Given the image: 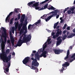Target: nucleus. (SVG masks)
<instances>
[{"mask_svg":"<svg viewBox=\"0 0 75 75\" xmlns=\"http://www.w3.org/2000/svg\"><path fill=\"white\" fill-rule=\"evenodd\" d=\"M47 2L48 3H49L50 2V1H52V0H46L44 1L41 2L40 3V5H41V4H44V3H45L46 2Z\"/></svg>","mask_w":75,"mask_h":75,"instance_id":"obj_13","label":"nucleus"},{"mask_svg":"<svg viewBox=\"0 0 75 75\" xmlns=\"http://www.w3.org/2000/svg\"><path fill=\"white\" fill-rule=\"evenodd\" d=\"M24 30H25L24 32H23L24 33L22 35V37H23V35L24 36V35H26V34L27 33V28H25V29Z\"/></svg>","mask_w":75,"mask_h":75,"instance_id":"obj_21","label":"nucleus"},{"mask_svg":"<svg viewBox=\"0 0 75 75\" xmlns=\"http://www.w3.org/2000/svg\"><path fill=\"white\" fill-rule=\"evenodd\" d=\"M59 33H58L57 32L56 33V35H55L56 37H57H57H59Z\"/></svg>","mask_w":75,"mask_h":75,"instance_id":"obj_38","label":"nucleus"},{"mask_svg":"<svg viewBox=\"0 0 75 75\" xmlns=\"http://www.w3.org/2000/svg\"><path fill=\"white\" fill-rule=\"evenodd\" d=\"M66 33V30H64L63 32V34H65Z\"/></svg>","mask_w":75,"mask_h":75,"instance_id":"obj_60","label":"nucleus"},{"mask_svg":"<svg viewBox=\"0 0 75 75\" xmlns=\"http://www.w3.org/2000/svg\"><path fill=\"white\" fill-rule=\"evenodd\" d=\"M63 52V50H61V49H54V52L55 54L58 55L60 54V53H62Z\"/></svg>","mask_w":75,"mask_h":75,"instance_id":"obj_10","label":"nucleus"},{"mask_svg":"<svg viewBox=\"0 0 75 75\" xmlns=\"http://www.w3.org/2000/svg\"><path fill=\"white\" fill-rule=\"evenodd\" d=\"M62 40H57V43H56V45L57 46H58V45H59L61 44V42H62Z\"/></svg>","mask_w":75,"mask_h":75,"instance_id":"obj_15","label":"nucleus"},{"mask_svg":"<svg viewBox=\"0 0 75 75\" xmlns=\"http://www.w3.org/2000/svg\"><path fill=\"white\" fill-rule=\"evenodd\" d=\"M70 10L71 11H73L74 10V8H71Z\"/></svg>","mask_w":75,"mask_h":75,"instance_id":"obj_55","label":"nucleus"},{"mask_svg":"<svg viewBox=\"0 0 75 75\" xmlns=\"http://www.w3.org/2000/svg\"><path fill=\"white\" fill-rule=\"evenodd\" d=\"M20 10V9H18L17 8V9L16 8L15 9V12H16V13H17L18 12V10Z\"/></svg>","mask_w":75,"mask_h":75,"instance_id":"obj_42","label":"nucleus"},{"mask_svg":"<svg viewBox=\"0 0 75 75\" xmlns=\"http://www.w3.org/2000/svg\"><path fill=\"white\" fill-rule=\"evenodd\" d=\"M54 34H55V33L54 32H52L51 33V35L52 36L54 35Z\"/></svg>","mask_w":75,"mask_h":75,"instance_id":"obj_57","label":"nucleus"},{"mask_svg":"<svg viewBox=\"0 0 75 75\" xmlns=\"http://www.w3.org/2000/svg\"><path fill=\"white\" fill-rule=\"evenodd\" d=\"M48 4H47L46 5L44 6V8H43L44 9H46L47 8L48 10H55L56 8L53 7V6H49L48 7Z\"/></svg>","mask_w":75,"mask_h":75,"instance_id":"obj_9","label":"nucleus"},{"mask_svg":"<svg viewBox=\"0 0 75 75\" xmlns=\"http://www.w3.org/2000/svg\"><path fill=\"white\" fill-rule=\"evenodd\" d=\"M31 60L33 61L32 62V65H33V66H35V67H38V65H39V63L37 62V60L36 59H34V57H32L31 58Z\"/></svg>","mask_w":75,"mask_h":75,"instance_id":"obj_8","label":"nucleus"},{"mask_svg":"<svg viewBox=\"0 0 75 75\" xmlns=\"http://www.w3.org/2000/svg\"><path fill=\"white\" fill-rule=\"evenodd\" d=\"M41 23V19H39L38 20L37 22H36L34 24L35 25H37L38 24H40Z\"/></svg>","mask_w":75,"mask_h":75,"instance_id":"obj_26","label":"nucleus"},{"mask_svg":"<svg viewBox=\"0 0 75 75\" xmlns=\"http://www.w3.org/2000/svg\"><path fill=\"white\" fill-rule=\"evenodd\" d=\"M67 30H70V27L69 26L67 28Z\"/></svg>","mask_w":75,"mask_h":75,"instance_id":"obj_53","label":"nucleus"},{"mask_svg":"<svg viewBox=\"0 0 75 75\" xmlns=\"http://www.w3.org/2000/svg\"><path fill=\"white\" fill-rule=\"evenodd\" d=\"M24 19H21V23L20 24H19V25H23V23H24Z\"/></svg>","mask_w":75,"mask_h":75,"instance_id":"obj_23","label":"nucleus"},{"mask_svg":"<svg viewBox=\"0 0 75 75\" xmlns=\"http://www.w3.org/2000/svg\"><path fill=\"white\" fill-rule=\"evenodd\" d=\"M65 62V63L63 64H62V66L63 67H65V66H67V67H68V66L69 65V63L68 62Z\"/></svg>","mask_w":75,"mask_h":75,"instance_id":"obj_16","label":"nucleus"},{"mask_svg":"<svg viewBox=\"0 0 75 75\" xmlns=\"http://www.w3.org/2000/svg\"><path fill=\"white\" fill-rule=\"evenodd\" d=\"M69 50H68L67 52V56L64 58L65 60H66V61H68V60L69 59H68L69 58V57H70V55H69Z\"/></svg>","mask_w":75,"mask_h":75,"instance_id":"obj_12","label":"nucleus"},{"mask_svg":"<svg viewBox=\"0 0 75 75\" xmlns=\"http://www.w3.org/2000/svg\"><path fill=\"white\" fill-rule=\"evenodd\" d=\"M36 10H38V9H40V7H38V6H35V7H34V8Z\"/></svg>","mask_w":75,"mask_h":75,"instance_id":"obj_40","label":"nucleus"},{"mask_svg":"<svg viewBox=\"0 0 75 75\" xmlns=\"http://www.w3.org/2000/svg\"><path fill=\"white\" fill-rule=\"evenodd\" d=\"M58 13H59V11L57 9L55 10V11H52L50 12L49 14H51L52 13V15H51L50 16H49L47 18H45L46 21L47 22V21H48L50 20V19L51 18H52V17H55V16H57V14Z\"/></svg>","mask_w":75,"mask_h":75,"instance_id":"obj_5","label":"nucleus"},{"mask_svg":"<svg viewBox=\"0 0 75 75\" xmlns=\"http://www.w3.org/2000/svg\"><path fill=\"white\" fill-rule=\"evenodd\" d=\"M7 55L6 53L2 52V53L0 54V57L1 59H2L3 61L5 63L8 62L9 60H8V57L7 56Z\"/></svg>","mask_w":75,"mask_h":75,"instance_id":"obj_4","label":"nucleus"},{"mask_svg":"<svg viewBox=\"0 0 75 75\" xmlns=\"http://www.w3.org/2000/svg\"><path fill=\"white\" fill-rule=\"evenodd\" d=\"M30 68H31V69H34V70H35V69H36V67H35L33 66V65H32V66Z\"/></svg>","mask_w":75,"mask_h":75,"instance_id":"obj_37","label":"nucleus"},{"mask_svg":"<svg viewBox=\"0 0 75 75\" xmlns=\"http://www.w3.org/2000/svg\"><path fill=\"white\" fill-rule=\"evenodd\" d=\"M35 3V1L29 2L27 4V5L28 6H29V7L31 8H32V7L34 8V7L39 6V3H40V2H37L36 3Z\"/></svg>","mask_w":75,"mask_h":75,"instance_id":"obj_7","label":"nucleus"},{"mask_svg":"<svg viewBox=\"0 0 75 75\" xmlns=\"http://www.w3.org/2000/svg\"><path fill=\"white\" fill-rule=\"evenodd\" d=\"M15 28L16 29H17V28H18V25H19V24H18V22H17V23L15 22Z\"/></svg>","mask_w":75,"mask_h":75,"instance_id":"obj_22","label":"nucleus"},{"mask_svg":"<svg viewBox=\"0 0 75 75\" xmlns=\"http://www.w3.org/2000/svg\"><path fill=\"white\" fill-rule=\"evenodd\" d=\"M73 33H75V28H74V29L73 30Z\"/></svg>","mask_w":75,"mask_h":75,"instance_id":"obj_64","label":"nucleus"},{"mask_svg":"<svg viewBox=\"0 0 75 75\" xmlns=\"http://www.w3.org/2000/svg\"><path fill=\"white\" fill-rule=\"evenodd\" d=\"M9 20H10V18L7 16L6 19V22H7V21H8V22H9Z\"/></svg>","mask_w":75,"mask_h":75,"instance_id":"obj_36","label":"nucleus"},{"mask_svg":"<svg viewBox=\"0 0 75 75\" xmlns=\"http://www.w3.org/2000/svg\"><path fill=\"white\" fill-rule=\"evenodd\" d=\"M10 49H7L6 51V53L7 54H9V53L10 52Z\"/></svg>","mask_w":75,"mask_h":75,"instance_id":"obj_30","label":"nucleus"},{"mask_svg":"<svg viewBox=\"0 0 75 75\" xmlns=\"http://www.w3.org/2000/svg\"><path fill=\"white\" fill-rule=\"evenodd\" d=\"M75 54H74V55H72L71 57V56H69V57L68 59H70V58H73L74 57H75Z\"/></svg>","mask_w":75,"mask_h":75,"instance_id":"obj_34","label":"nucleus"},{"mask_svg":"<svg viewBox=\"0 0 75 75\" xmlns=\"http://www.w3.org/2000/svg\"><path fill=\"white\" fill-rule=\"evenodd\" d=\"M6 62L7 63L5 64L3 67V69L4 70V72L7 75H10V73H9V68L10 67L11 64V62L9 61Z\"/></svg>","mask_w":75,"mask_h":75,"instance_id":"obj_3","label":"nucleus"},{"mask_svg":"<svg viewBox=\"0 0 75 75\" xmlns=\"http://www.w3.org/2000/svg\"><path fill=\"white\" fill-rule=\"evenodd\" d=\"M74 36H75V33L74 34L72 33L71 34H70V35L68 36V38H72Z\"/></svg>","mask_w":75,"mask_h":75,"instance_id":"obj_20","label":"nucleus"},{"mask_svg":"<svg viewBox=\"0 0 75 75\" xmlns=\"http://www.w3.org/2000/svg\"><path fill=\"white\" fill-rule=\"evenodd\" d=\"M27 19H25V24L23 26V27H25V28H27V23L28 22L27 21Z\"/></svg>","mask_w":75,"mask_h":75,"instance_id":"obj_25","label":"nucleus"},{"mask_svg":"<svg viewBox=\"0 0 75 75\" xmlns=\"http://www.w3.org/2000/svg\"><path fill=\"white\" fill-rule=\"evenodd\" d=\"M65 68H64L63 67H62V69H61L59 70V71L61 72L62 73H63V71L64 70Z\"/></svg>","mask_w":75,"mask_h":75,"instance_id":"obj_32","label":"nucleus"},{"mask_svg":"<svg viewBox=\"0 0 75 75\" xmlns=\"http://www.w3.org/2000/svg\"><path fill=\"white\" fill-rule=\"evenodd\" d=\"M25 15L24 14H23L21 17V19H25Z\"/></svg>","mask_w":75,"mask_h":75,"instance_id":"obj_33","label":"nucleus"},{"mask_svg":"<svg viewBox=\"0 0 75 75\" xmlns=\"http://www.w3.org/2000/svg\"><path fill=\"white\" fill-rule=\"evenodd\" d=\"M23 26L22 25H21L19 24L18 26V30L19 31H20V30L21 29V27Z\"/></svg>","mask_w":75,"mask_h":75,"instance_id":"obj_31","label":"nucleus"},{"mask_svg":"<svg viewBox=\"0 0 75 75\" xmlns=\"http://www.w3.org/2000/svg\"><path fill=\"white\" fill-rule=\"evenodd\" d=\"M62 39L63 40H65L66 39V38L67 37L66 34H65L64 35H62Z\"/></svg>","mask_w":75,"mask_h":75,"instance_id":"obj_24","label":"nucleus"},{"mask_svg":"<svg viewBox=\"0 0 75 75\" xmlns=\"http://www.w3.org/2000/svg\"><path fill=\"white\" fill-rule=\"evenodd\" d=\"M57 40H62L60 38V37H58L57 38Z\"/></svg>","mask_w":75,"mask_h":75,"instance_id":"obj_48","label":"nucleus"},{"mask_svg":"<svg viewBox=\"0 0 75 75\" xmlns=\"http://www.w3.org/2000/svg\"><path fill=\"white\" fill-rule=\"evenodd\" d=\"M2 31L0 39V43L1 42V45H5V43L7 41V32L4 28L2 27Z\"/></svg>","mask_w":75,"mask_h":75,"instance_id":"obj_2","label":"nucleus"},{"mask_svg":"<svg viewBox=\"0 0 75 75\" xmlns=\"http://www.w3.org/2000/svg\"><path fill=\"white\" fill-rule=\"evenodd\" d=\"M67 24H65L64 25V26L63 27V29H65L66 28V27H67Z\"/></svg>","mask_w":75,"mask_h":75,"instance_id":"obj_43","label":"nucleus"},{"mask_svg":"<svg viewBox=\"0 0 75 75\" xmlns=\"http://www.w3.org/2000/svg\"><path fill=\"white\" fill-rule=\"evenodd\" d=\"M34 24L33 25L31 24H29L28 26V29H31V28H33L34 27Z\"/></svg>","mask_w":75,"mask_h":75,"instance_id":"obj_18","label":"nucleus"},{"mask_svg":"<svg viewBox=\"0 0 75 75\" xmlns=\"http://www.w3.org/2000/svg\"><path fill=\"white\" fill-rule=\"evenodd\" d=\"M8 57L9 59H11V55H9L8 56Z\"/></svg>","mask_w":75,"mask_h":75,"instance_id":"obj_50","label":"nucleus"},{"mask_svg":"<svg viewBox=\"0 0 75 75\" xmlns=\"http://www.w3.org/2000/svg\"><path fill=\"white\" fill-rule=\"evenodd\" d=\"M13 12H11L9 13V15H10V16H11L12 15V14H13Z\"/></svg>","mask_w":75,"mask_h":75,"instance_id":"obj_54","label":"nucleus"},{"mask_svg":"<svg viewBox=\"0 0 75 75\" xmlns=\"http://www.w3.org/2000/svg\"><path fill=\"white\" fill-rule=\"evenodd\" d=\"M47 47V45L45 43V45H43V50H44Z\"/></svg>","mask_w":75,"mask_h":75,"instance_id":"obj_35","label":"nucleus"},{"mask_svg":"<svg viewBox=\"0 0 75 75\" xmlns=\"http://www.w3.org/2000/svg\"><path fill=\"white\" fill-rule=\"evenodd\" d=\"M11 42L12 44L13 47H14V41H12Z\"/></svg>","mask_w":75,"mask_h":75,"instance_id":"obj_44","label":"nucleus"},{"mask_svg":"<svg viewBox=\"0 0 75 75\" xmlns=\"http://www.w3.org/2000/svg\"><path fill=\"white\" fill-rule=\"evenodd\" d=\"M31 39V36L30 35L28 36L27 37V35H24L23 37L22 40L21 39L19 40L17 44L18 47H21V46L23 43H26L27 44V42L30 41V40Z\"/></svg>","mask_w":75,"mask_h":75,"instance_id":"obj_1","label":"nucleus"},{"mask_svg":"<svg viewBox=\"0 0 75 75\" xmlns=\"http://www.w3.org/2000/svg\"><path fill=\"white\" fill-rule=\"evenodd\" d=\"M18 20H20V15H18Z\"/></svg>","mask_w":75,"mask_h":75,"instance_id":"obj_62","label":"nucleus"},{"mask_svg":"<svg viewBox=\"0 0 75 75\" xmlns=\"http://www.w3.org/2000/svg\"><path fill=\"white\" fill-rule=\"evenodd\" d=\"M43 17L45 18H46V17H47V15L45 14L43 15Z\"/></svg>","mask_w":75,"mask_h":75,"instance_id":"obj_56","label":"nucleus"},{"mask_svg":"<svg viewBox=\"0 0 75 75\" xmlns=\"http://www.w3.org/2000/svg\"><path fill=\"white\" fill-rule=\"evenodd\" d=\"M14 20V17L12 18L11 19H10V21H13Z\"/></svg>","mask_w":75,"mask_h":75,"instance_id":"obj_58","label":"nucleus"},{"mask_svg":"<svg viewBox=\"0 0 75 75\" xmlns=\"http://www.w3.org/2000/svg\"><path fill=\"white\" fill-rule=\"evenodd\" d=\"M10 38L11 42L14 41V40H13V36H12V35H10Z\"/></svg>","mask_w":75,"mask_h":75,"instance_id":"obj_29","label":"nucleus"},{"mask_svg":"<svg viewBox=\"0 0 75 75\" xmlns=\"http://www.w3.org/2000/svg\"><path fill=\"white\" fill-rule=\"evenodd\" d=\"M5 48V45H1V49H2V52L5 53L4 51V48Z\"/></svg>","mask_w":75,"mask_h":75,"instance_id":"obj_19","label":"nucleus"},{"mask_svg":"<svg viewBox=\"0 0 75 75\" xmlns=\"http://www.w3.org/2000/svg\"><path fill=\"white\" fill-rule=\"evenodd\" d=\"M51 39L50 38L48 39L47 40V41L48 42V44H50L51 43V42L50 41H51Z\"/></svg>","mask_w":75,"mask_h":75,"instance_id":"obj_28","label":"nucleus"},{"mask_svg":"<svg viewBox=\"0 0 75 75\" xmlns=\"http://www.w3.org/2000/svg\"><path fill=\"white\" fill-rule=\"evenodd\" d=\"M12 55H14V56H15V53H14V52L13 53H12Z\"/></svg>","mask_w":75,"mask_h":75,"instance_id":"obj_63","label":"nucleus"},{"mask_svg":"<svg viewBox=\"0 0 75 75\" xmlns=\"http://www.w3.org/2000/svg\"><path fill=\"white\" fill-rule=\"evenodd\" d=\"M67 13L68 14H71V11L69 10L67 11Z\"/></svg>","mask_w":75,"mask_h":75,"instance_id":"obj_41","label":"nucleus"},{"mask_svg":"<svg viewBox=\"0 0 75 75\" xmlns=\"http://www.w3.org/2000/svg\"><path fill=\"white\" fill-rule=\"evenodd\" d=\"M58 23H59V22H57L54 23V29H55V28H56V27H57V25L58 24Z\"/></svg>","mask_w":75,"mask_h":75,"instance_id":"obj_27","label":"nucleus"},{"mask_svg":"<svg viewBox=\"0 0 75 75\" xmlns=\"http://www.w3.org/2000/svg\"><path fill=\"white\" fill-rule=\"evenodd\" d=\"M35 72H38V69L37 67H36V69L35 70Z\"/></svg>","mask_w":75,"mask_h":75,"instance_id":"obj_46","label":"nucleus"},{"mask_svg":"<svg viewBox=\"0 0 75 75\" xmlns=\"http://www.w3.org/2000/svg\"><path fill=\"white\" fill-rule=\"evenodd\" d=\"M53 38H54L55 39V38H57V37H56V35H53Z\"/></svg>","mask_w":75,"mask_h":75,"instance_id":"obj_51","label":"nucleus"},{"mask_svg":"<svg viewBox=\"0 0 75 75\" xmlns=\"http://www.w3.org/2000/svg\"><path fill=\"white\" fill-rule=\"evenodd\" d=\"M75 59V57L73 58V59L72 58H70L68 59V60L67 62H72V61H74V60Z\"/></svg>","mask_w":75,"mask_h":75,"instance_id":"obj_17","label":"nucleus"},{"mask_svg":"<svg viewBox=\"0 0 75 75\" xmlns=\"http://www.w3.org/2000/svg\"><path fill=\"white\" fill-rule=\"evenodd\" d=\"M42 54L40 56L39 54H38V52L36 54H35V59H37L39 57H40V58H41V57H43L44 58H47V52L46 51H42Z\"/></svg>","mask_w":75,"mask_h":75,"instance_id":"obj_6","label":"nucleus"},{"mask_svg":"<svg viewBox=\"0 0 75 75\" xmlns=\"http://www.w3.org/2000/svg\"><path fill=\"white\" fill-rule=\"evenodd\" d=\"M69 9V7H68L67 8H65V10L64 11V13H65V12L66 11H67Z\"/></svg>","mask_w":75,"mask_h":75,"instance_id":"obj_39","label":"nucleus"},{"mask_svg":"<svg viewBox=\"0 0 75 75\" xmlns=\"http://www.w3.org/2000/svg\"><path fill=\"white\" fill-rule=\"evenodd\" d=\"M25 29V28L24 26H23L22 28L21 29L20 31V34H22L23 33H24V30Z\"/></svg>","mask_w":75,"mask_h":75,"instance_id":"obj_14","label":"nucleus"},{"mask_svg":"<svg viewBox=\"0 0 75 75\" xmlns=\"http://www.w3.org/2000/svg\"><path fill=\"white\" fill-rule=\"evenodd\" d=\"M57 33H59V34L60 35H61L62 34V31H57Z\"/></svg>","mask_w":75,"mask_h":75,"instance_id":"obj_45","label":"nucleus"},{"mask_svg":"<svg viewBox=\"0 0 75 75\" xmlns=\"http://www.w3.org/2000/svg\"><path fill=\"white\" fill-rule=\"evenodd\" d=\"M73 47V46H71L69 48V50H71V49H72V48Z\"/></svg>","mask_w":75,"mask_h":75,"instance_id":"obj_47","label":"nucleus"},{"mask_svg":"<svg viewBox=\"0 0 75 75\" xmlns=\"http://www.w3.org/2000/svg\"><path fill=\"white\" fill-rule=\"evenodd\" d=\"M15 30V28L14 27H13L12 28V31H14Z\"/></svg>","mask_w":75,"mask_h":75,"instance_id":"obj_52","label":"nucleus"},{"mask_svg":"<svg viewBox=\"0 0 75 75\" xmlns=\"http://www.w3.org/2000/svg\"><path fill=\"white\" fill-rule=\"evenodd\" d=\"M44 10V8H43V7L40 8V9H39V11H40L41 10Z\"/></svg>","mask_w":75,"mask_h":75,"instance_id":"obj_49","label":"nucleus"},{"mask_svg":"<svg viewBox=\"0 0 75 75\" xmlns=\"http://www.w3.org/2000/svg\"><path fill=\"white\" fill-rule=\"evenodd\" d=\"M59 17V15H57L56 16V18H58Z\"/></svg>","mask_w":75,"mask_h":75,"instance_id":"obj_59","label":"nucleus"},{"mask_svg":"<svg viewBox=\"0 0 75 75\" xmlns=\"http://www.w3.org/2000/svg\"><path fill=\"white\" fill-rule=\"evenodd\" d=\"M33 54H35V53H36V51L35 50H33Z\"/></svg>","mask_w":75,"mask_h":75,"instance_id":"obj_61","label":"nucleus"},{"mask_svg":"<svg viewBox=\"0 0 75 75\" xmlns=\"http://www.w3.org/2000/svg\"><path fill=\"white\" fill-rule=\"evenodd\" d=\"M29 59H30V57H25L22 61L23 64H27L29 62Z\"/></svg>","mask_w":75,"mask_h":75,"instance_id":"obj_11","label":"nucleus"}]
</instances>
